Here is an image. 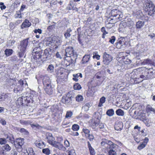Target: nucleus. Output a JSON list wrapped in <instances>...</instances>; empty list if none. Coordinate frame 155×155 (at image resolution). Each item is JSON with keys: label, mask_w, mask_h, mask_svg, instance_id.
<instances>
[{"label": "nucleus", "mask_w": 155, "mask_h": 155, "mask_svg": "<svg viewBox=\"0 0 155 155\" xmlns=\"http://www.w3.org/2000/svg\"><path fill=\"white\" fill-rule=\"evenodd\" d=\"M28 38L25 39L21 41L20 44L18 46V48L19 51L18 53V56L21 58L24 55L27 47L28 43Z\"/></svg>", "instance_id": "nucleus-1"}, {"label": "nucleus", "mask_w": 155, "mask_h": 155, "mask_svg": "<svg viewBox=\"0 0 155 155\" xmlns=\"http://www.w3.org/2000/svg\"><path fill=\"white\" fill-rule=\"evenodd\" d=\"M111 15L113 18H111V20H114V21L112 22V23H115L121 20L123 15L121 12L117 9L112 10L111 11Z\"/></svg>", "instance_id": "nucleus-2"}, {"label": "nucleus", "mask_w": 155, "mask_h": 155, "mask_svg": "<svg viewBox=\"0 0 155 155\" xmlns=\"http://www.w3.org/2000/svg\"><path fill=\"white\" fill-rule=\"evenodd\" d=\"M73 94L68 93L65 96H63L61 101L62 103L66 104H70L72 103V101L74 99Z\"/></svg>", "instance_id": "nucleus-3"}, {"label": "nucleus", "mask_w": 155, "mask_h": 155, "mask_svg": "<svg viewBox=\"0 0 155 155\" xmlns=\"http://www.w3.org/2000/svg\"><path fill=\"white\" fill-rule=\"evenodd\" d=\"M103 61L104 64L106 65H108L112 61L113 57L112 56L108 54L106 52H104L103 55Z\"/></svg>", "instance_id": "nucleus-4"}, {"label": "nucleus", "mask_w": 155, "mask_h": 155, "mask_svg": "<svg viewBox=\"0 0 155 155\" xmlns=\"http://www.w3.org/2000/svg\"><path fill=\"white\" fill-rule=\"evenodd\" d=\"M23 100L25 102V103H28L30 102H32L33 100L30 97H28L26 96H22L21 97H19L18 99V102L19 105H23Z\"/></svg>", "instance_id": "nucleus-5"}, {"label": "nucleus", "mask_w": 155, "mask_h": 155, "mask_svg": "<svg viewBox=\"0 0 155 155\" xmlns=\"http://www.w3.org/2000/svg\"><path fill=\"white\" fill-rule=\"evenodd\" d=\"M24 139L23 138H19L17 140L15 145L16 148L18 149L19 151H21L22 150V146L24 144Z\"/></svg>", "instance_id": "nucleus-6"}, {"label": "nucleus", "mask_w": 155, "mask_h": 155, "mask_svg": "<svg viewBox=\"0 0 155 155\" xmlns=\"http://www.w3.org/2000/svg\"><path fill=\"white\" fill-rule=\"evenodd\" d=\"M118 146L114 143L111 146H109L107 147V151L108 152L109 155H116L115 152L116 148Z\"/></svg>", "instance_id": "nucleus-7"}, {"label": "nucleus", "mask_w": 155, "mask_h": 155, "mask_svg": "<svg viewBox=\"0 0 155 155\" xmlns=\"http://www.w3.org/2000/svg\"><path fill=\"white\" fill-rule=\"evenodd\" d=\"M57 75L58 77L57 80V81H62L67 79V76L61 70H59L58 72Z\"/></svg>", "instance_id": "nucleus-8"}, {"label": "nucleus", "mask_w": 155, "mask_h": 155, "mask_svg": "<svg viewBox=\"0 0 155 155\" xmlns=\"http://www.w3.org/2000/svg\"><path fill=\"white\" fill-rule=\"evenodd\" d=\"M46 139L49 143L53 145L56 142L54 138L52 136L51 133H48L46 134Z\"/></svg>", "instance_id": "nucleus-9"}, {"label": "nucleus", "mask_w": 155, "mask_h": 155, "mask_svg": "<svg viewBox=\"0 0 155 155\" xmlns=\"http://www.w3.org/2000/svg\"><path fill=\"white\" fill-rule=\"evenodd\" d=\"M65 55L67 57H71L74 55V50L72 47H68L65 49Z\"/></svg>", "instance_id": "nucleus-10"}, {"label": "nucleus", "mask_w": 155, "mask_h": 155, "mask_svg": "<svg viewBox=\"0 0 155 155\" xmlns=\"http://www.w3.org/2000/svg\"><path fill=\"white\" fill-rule=\"evenodd\" d=\"M42 82L44 87L51 85V80L47 76H45L43 77Z\"/></svg>", "instance_id": "nucleus-11"}, {"label": "nucleus", "mask_w": 155, "mask_h": 155, "mask_svg": "<svg viewBox=\"0 0 155 155\" xmlns=\"http://www.w3.org/2000/svg\"><path fill=\"white\" fill-rule=\"evenodd\" d=\"M114 143L111 141L105 139H103L101 142V144L102 146H105L107 149V147L109 146H111Z\"/></svg>", "instance_id": "nucleus-12"}, {"label": "nucleus", "mask_w": 155, "mask_h": 155, "mask_svg": "<svg viewBox=\"0 0 155 155\" xmlns=\"http://www.w3.org/2000/svg\"><path fill=\"white\" fill-rule=\"evenodd\" d=\"M127 43V42L125 41V38L124 37H121L117 40L116 44L117 45H120V46L121 47L124 45L126 46Z\"/></svg>", "instance_id": "nucleus-13"}, {"label": "nucleus", "mask_w": 155, "mask_h": 155, "mask_svg": "<svg viewBox=\"0 0 155 155\" xmlns=\"http://www.w3.org/2000/svg\"><path fill=\"white\" fill-rule=\"evenodd\" d=\"M151 8H154V6L153 5L152 2L149 0H147L144 9L146 11L149 10L151 9Z\"/></svg>", "instance_id": "nucleus-14"}, {"label": "nucleus", "mask_w": 155, "mask_h": 155, "mask_svg": "<svg viewBox=\"0 0 155 155\" xmlns=\"http://www.w3.org/2000/svg\"><path fill=\"white\" fill-rule=\"evenodd\" d=\"M44 88L46 94L49 95L52 94L53 92V90L51 85L44 86Z\"/></svg>", "instance_id": "nucleus-15"}, {"label": "nucleus", "mask_w": 155, "mask_h": 155, "mask_svg": "<svg viewBox=\"0 0 155 155\" xmlns=\"http://www.w3.org/2000/svg\"><path fill=\"white\" fill-rule=\"evenodd\" d=\"M52 146L60 150L64 151L66 150L65 147L62 144L59 142H55Z\"/></svg>", "instance_id": "nucleus-16"}, {"label": "nucleus", "mask_w": 155, "mask_h": 155, "mask_svg": "<svg viewBox=\"0 0 155 155\" xmlns=\"http://www.w3.org/2000/svg\"><path fill=\"white\" fill-rule=\"evenodd\" d=\"M123 128V125L122 122H119L116 123L114 126L115 130L120 131Z\"/></svg>", "instance_id": "nucleus-17"}, {"label": "nucleus", "mask_w": 155, "mask_h": 155, "mask_svg": "<svg viewBox=\"0 0 155 155\" xmlns=\"http://www.w3.org/2000/svg\"><path fill=\"white\" fill-rule=\"evenodd\" d=\"M31 25V22H30L28 20L25 19L21 25V28L23 29L25 28L29 27Z\"/></svg>", "instance_id": "nucleus-18"}, {"label": "nucleus", "mask_w": 155, "mask_h": 155, "mask_svg": "<svg viewBox=\"0 0 155 155\" xmlns=\"http://www.w3.org/2000/svg\"><path fill=\"white\" fill-rule=\"evenodd\" d=\"M51 51L50 48L46 49L44 50V54L46 58L48 59L50 58Z\"/></svg>", "instance_id": "nucleus-19"}, {"label": "nucleus", "mask_w": 155, "mask_h": 155, "mask_svg": "<svg viewBox=\"0 0 155 155\" xmlns=\"http://www.w3.org/2000/svg\"><path fill=\"white\" fill-rule=\"evenodd\" d=\"M41 52L39 51L36 52L35 54L34 53V52H32V55L36 61L38 60V59H39L41 58Z\"/></svg>", "instance_id": "nucleus-20"}, {"label": "nucleus", "mask_w": 155, "mask_h": 155, "mask_svg": "<svg viewBox=\"0 0 155 155\" xmlns=\"http://www.w3.org/2000/svg\"><path fill=\"white\" fill-rule=\"evenodd\" d=\"M147 72H146V73L150 77H151V76L155 74V70H154L153 68H147Z\"/></svg>", "instance_id": "nucleus-21"}, {"label": "nucleus", "mask_w": 155, "mask_h": 155, "mask_svg": "<svg viewBox=\"0 0 155 155\" xmlns=\"http://www.w3.org/2000/svg\"><path fill=\"white\" fill-rule=\"evenodd\" d=\"M91 58L90 55H85L84 56L82 60V63L85 64Z\"/></svg>", "instance_id": "nucleus-22"}, {"label": "nucleus", "mask_w": 155, "mask_h": 155, "mask_svg": "<svg viewBox=\"0 0 155 155\" xmlns=\"http://www.w3.org/2000/svg\"><path fill=\"white\" fill-rule=\"evenodd\" d=\"M144 25V22L143 21H139L136 22V28L138 29L142 28Z\"/></svg>", "instance_id": "nucleus-23"}, {"label": "nucleus", "mask_w": 155, "mask_h": 155, "mask_svg": "<svg viewBox=\"0 0 155 155\" xmlns=\"http://www.w3.org/2000/svg\"><path fill=\"white\" fill-rule=\"evenodd\" d=\"M23 89V87L21 85H19L17 84V86L15 87L13 90L14 92L17 93L18 92L21 91Z\"/></svg>", "instance_id": "nucleus-24"}, {"label": "nucleus", "mask_w": 155, "mask_h": 155, "mask_svg": "<svg viewBox=\"0 0 155 155\" xmlns=\"http://www.w3.org/2000/svg\"><path fill=\"white\" fill-rule=\"evenodd\" d=\"M55 42H54V46H55L54 48H58V46L61 45V40H60V38H57L56 37V39H55Z\"/></svg>", "instance_id": "nucleus-25"}, {"label": "nucleus", "mask_w": 155, "mask_h": 155, "mask_svg": "<svg viewBox=\"0 0 155 155\" xmlns=\"http://www.w3.org/2000/svg\"><path fill=\"white\" fill-rule=\"evenodd\" d=\"M55 39H56V36H54L51 38V40L47 41V44L49 46H50V45L51 46H54Z\"/></svg>", "instance_id": "nucleus-26"}, {"label": "nucleus", "mask_w": 155, "mask_h": 155, "mask_svg": "<svg viewBox=\"0 0 155 155\" xmlns=\"http://www.w3.org/2000/svg\"><path fill=\"white\" fill-rule=\"evenodd\" d=\"M91 105L90 103H86L82 107V109L85 111H87L89 110V107L91 106Z\"/></svg>", "instance_id": "nucleus-27"}, {"label": "nucleus", "mask_w": 155, "mask_h": 155, "mask_svg": "<svg viewBox=\"0 0 155 155\" xmlns=\"http://www.w3.org/2000/svg\"><path fill=\"white\" fill-rule=\"evenodd\" d=\"M139 76H140V78L141 79H142L143 80L150 79L151 78V77L149 76L148 75H147V74L146 73V72H145L143 74H142Z\"/></svg>", "instance_id": "nucleus-28"}, {"label": "nucleus", "mask_w": 155, "mask_h": 155, "mask_svg": "<svg viewBox=\"0 0 155 155\" xmlns=\"http://www.w3.org/2000/svg\"><path fill=\"white\" fill-rule=\"evenodd\" d=\"M35 144L37 147L40 148H42L45 146L44 143L41 141H36Z\"/></svg>", "instance_id": "nucleus-29"}, {"label": "nucleus", "mask_w": 155, "mask_h": 155, "mask_svg": "<svg viewBox=\"0 0 155 155\" xmlns=\"http://www.w3.org/2000/svg\"><path fill=\"white\" fill-rule=\"evenodd\" d=\"M53 24L49 25L47 28V30L49 31L54 30L55 28V24H56L54 22L52 23Z\"/></svg>", "instance_id": "nucleus-30"}, {"label": "nucleus", "mask_w": 155, "mask_h": 155, "mask_svg": "<svg viewBox=\"0 0 155 155\" xmlns=\"http://www.w3.org/2000/svg\"><path fill=\"white\" fill-rule=\"evenodd\" d=\"M142 64L144 65L146 64L153 65V62L151 60L147 59L144 60L142 62Z\"/></svg>", "instance_id": "nucleus-31"}, {"label": "nucleus", "mask_w": 155, "mask_h": 155, "mask_svg": "<svg viewBox=\"0 0 155 155\" xmlns=\"http://www.w3.org/2000/svg\"><path fill=\"white\" fill-rule=\"evenodd\" d=\"M116 114L119 116H124V112L123 110L121 109H118L116 111Z\"/></svg>", "instance_id": "nucleus-32"}, {"label": "nucleus", "mask_w": 155, "mask_h": 155, "mask_svg": "<svg viewBox=\"0 0 155 155\" xmlns=\"http://www.w3.org/2000/svg\"><path fill=\"white\" fill-rule=\"evenodd\" d=\"M13 52V50L12 49H7L5 51V54L8 56L11 55Z\"/></svg>", "instance_id": "nucleus-33"}, {"label": "nucleus", "mask_w": 155, "mask_h": 155, "mask_svg": "<svg viewBox=\"0 0 155 155\" xmlns=\"http://www.w3.org/2000/svg\"><path fill=\"white\" fill-rule=\"evenodd\" d=\"M67 155H76L75 150L73 149H71L66 151Z\"/></svg>", "instance_id": "nucleus-34"}, {"label": "nucleus", "mask_w": 155, "mask_h": 155, "mask_svg": "<svg viewBox=\"0 0 155 155\" xmlns=\"http://www.w3.org/2000/svg\"><path fill=\"white\" fill-rule=\"evenodd\" d=\"M114 111L113 109H110L108 110L106 112L107 115L109 117L112 116L114 115Z\"/></svg>", "instance_id": "nucleus-35"}, {"label": "nucleus", "mask_w": 155, "mask_h": 155, "mask_svg": "<svg viewBox=\"0 0 155 155\" xmlns=\"http://www.w3.org/2000/svg\"><path fill=\"white\" fill-rule=\"evenodd\" d=\"M140 68L134 69L131 74L133 75L135 74L134 76H135V77H137L138 76L137 75L140 74Z\"/></svg>", "instance_id": "nucleus-36"}, {"label": "nucleus", "mask_w": 155, "mask_h": 155, "mask_svg": "<svg viewBox=\"0 0 155 155\" xmlns=\"http://www.w3.org/2000/svg\"><path fill=\"white\" fill-rule=\"evenodd\" d=\"M106 98L104 97H101L100 100V102L98 104V106L101 107L103 106L102 104L104 103L105 101Z\"/></svg>", "instance_id": "nucleus-37"}, {"label": "nucleus", "mask_w": 155, "mask_h": 155, "mask_svg": "<svg viewBox=\"0 0 155 155\" xmlns=\"http://www.w3.org/2000/svg\"><path fill=\"white\" fill-rule=\"evenodd\" d=\"M26 152L28 153L29 155H35V153L34 152L33 149L31 147L29 148Z\"/></svg>", "instance_id": "nucleus-38"}, {"label": "nucleus", "mask_w": 155, "mask_h": 155, "mask_svg": "<svg viewBox=\"0 0 155 155\" xmlns=\"http://www.w3.org/2000/svg\"><path fill=\"white\" fill-rule=\"evenodd\" d=\"M100 120L97 118L96 120H95L92 124L93 127H97L98 126L99 124Z\"/></svg>", "instance_id": "nucleus-39"}, {"label": "nucleus", "mask_w": 155, "mask_h": 155, "mask_svg": "<svg viewBox=\"0 0 155 155\" xmlns=\"http://www.w3.org/2000/svg\"><path fill=\"white\" fill-rule=\"evenodd\" d=\"M42 151L44 153L47 155H49L50 153V150L48 148L43 149Z\"/></svg>", "instance_id": "nucleus-40"}, {"label": "nucleus", "mask_w": 155, "mask_h": 155, "mask_svg": "<svg viewBox=\"0 0 155 155\" xmlns=\"http://www.w3.org/2000/svg\"><path fill=\"white\" fill-rule=\"evenodd\" d=\"M135 15H137L136 17L139 18L141 17L142 15V12L140 10L137 11L135 13Z\"/></svg>", "instance_id": "nucleus-41"}, {"label": "nucleus", "mask_w": 155, "mask_h": 155, "mask_svg": "<svg viewBox=\"0 0 155 155\" xmlns=\"http://www.w3.org/2000/svg\"><path fill=\"white\" fill-rule=\"evenodd\" d=\"M31 125L33 129L35 130H37V129H39L41 127L39 125V124H31Z\"/></svg>", "instance_id": "nucleus-42"}, {"label": "nucleus", "mask_w": 155, "mask_h": 155, "mask_svg": "<svg viewBox=\"0 0 155 155\" xmlns=\"http://www.w3.org/2000/svg\"><path fill=\"white\" fill-rule=\"evenodd\" d=\"M79 128V127L78 125L77 124H73L72 127V130L74 131H78Z\"/></svg>", "instance_id": "nucleus-43"}, {"label": "nucleus", "mask_w": 155, "mask_h": 155, "mask_svg": "<svg viewBox=\"0 0 155 155\" xmlns=\"http://www.w3.org/2000/svg\"><path fill=\"white\" fill-rule=\"evenodd\" d=\"M73 87L75 90H80L81 88V85L78 83H76L74 84Z\"/></svg>", "instance_id": "nucleus-44"}, {"label": "nucleus", "mask_w": 155, "mask_h": 155, "mask_svg": "<svg viewBox=\"0 0 155 155\" xmlns=\"http://www.w3.org/2000/svg\"><path fill=\"white\" fill-rule=\"evenodd\" d=\"M54 68V66L52 64H50L48 67L47 70L49 72H52L53 71Z\"/></svg>", "instance_id": "nucleus-45"}, {"label": "nucleus", "mask_w": 155, "mask_h": 155, "mask_svg": "<svg viewBox=\"0 0 155 155\" xmlns=\"http://www.w3.org/2000/svg\"><path fill=\"white\" fill-rule=\"evenodd\" d=\"M73 115V112L71 111H67L65 116V117L66 118H70Z\"/></svg>", "instance_id": "nucleus-46"}, {"label": "nucleus", "mask_w": 155, "mask_h": 155, "mask_svg": "<svg viewBox=\"0 0 155 155\" xmlns=\"http://www.w3.org/2000/svg\"><path fill=\"white\" fill-rule=\"evenodd\" d=\"M83 100L82 96L80 95H78L76 97V100L78 102L82 101Z\"/></svg>", "instance_id": "nucleus-47"}, {"label": "nucleus", "mask_w": 155, "mask_h": 155, "mask_svg": "<svg viewBox=\"0 0 155 155\" xmlns=\"http://www.w3.org/2000/svg\"><path fill=\"white\" fill-rule=\"evenodd\" d=\"M133 78H134V79H135V81H136V83H139L141 82H142L143 80H142L141 79L139 78V76H138L137 77H135V76H134Z\"/></svg>", "instance_id": "nucleus-48"}, {"label": "nucleus", "mask_w": 155, "mask_h": 155, "mask_svg": "<svg viewBox=\"0 0 155 155\" xmlns=\"http://www.w3.org/2000/svg\"><path fill=\"white\" fill-rule=\"evenodd\" d=\"M4 149L6 151H9L11 149V147L8 144H6L3 147Z\"/></svg>", "instance_id": "nucleus-49"}, {"label": "nucleus", "mask_w": 155, "mask_h": 155, "mask_svg": "<svg viewBox=\"0 0 155 155\" xmlns=\"http://www.w3.org/2000/svg\"><path fill=\"white\" fill-rule=\"evenodd\" d=\"M146 11L148 12V14L150 15H152L153 14L154 12H155L154 8H151V9L147 11Z\"/></svg>", "instance_id": "nucleus-50"}, {"label": "nucleus", "mask_w": 155, "mask_h": 155, "mask_svg": "<svg viewBox=\"0 0 155 155\" xmlns=\"http://www.w3.org/2000/svg\"><path fill=\"white\" fill-rule=\"evenodd\" d=\"M19 131L20 132L26 135H27L28 133L27 130L23 128H21Z\"/></svg>", "instance_id": "nucleus-51"}, {"label": "nucleus", "mask_w": 155, "mask_h": 155, "mask_svg": "<svg viewBox=\"0 0 155 155\" xmlns=\"http://www.w3.org/2000/svg\"><path fill=\"white\" fill-rule=\"evenodd\" d=\"M83 132L86 134V136H87L89 134L90 132V130L86 128H83Z\"/></svg>", "instance_id": "nucleus-52"}, {"label": "nucleus", "mask_w": 155, "mask_h": 155, "mask_svg": "<svg viewBox=\"0 0 155 155\" xmlns=\"http://www.w3.org/2000/svg\"><path fill=\"white\" fill-rule=\"evenodd\" d=\"M140 116L141 117V120H142L143 121H146L147 119V117L146 116L145 114H142L140 115Z\"/></svg>", "instance_id": "nucleus-53"}, {"label": "nucleus", "mask_w": 155, "mask_h": 155, "mask_svg": "<svg viewBox=\"0 0 155 155\" xmlns=\"http://www.w3.org/2000/svg\"><path fill=\"white\" fill-rule=\"evenodd\" d=\"M21 11H18L16 12V13L15 14V18H21V13L20 12Z\"/></svg>", "instance_id": "nucleus-54"}, {"label": "nucleus", "mask_w": 155, "mask_h": 155, "mask_svg": "<svg viewBox=\"0 0 155 155\" xmlns=\"http://www.w3.org/2000/svg\"><path fill=\"white\" fill-rule=\"evenodd\" d=\"M6 142L5 139L4 138H0V144L2 145L6 143Z\"/></svg>", "instance_id": "nucleus-55"}, {"label": "nucleus", "mask_w": 155, "mask_h": 155, "mask_svg": "<svg viewBox=\"0 0 155 155\" xmlns=\"http://www.w3.org/2000/svg\"><path fill=\"white\" fill-rule=\"evenodd\" d=\"M73 76L74 77H76L78 78L79 77L81 78L82 77V75L81 73H78L77 74H74L73 75Z\"/></svg>", "instance_id": "nucleus-56"}, {"label": "nucleus", "mask_w": 155, "mask_h": 155, "mask_svg": "<svg viewBox=\"0 0 155 155\" xmlns=\"http://www.w3.org/2000/svg\"><path fill=\"white\" fill-rule=\"evenodd\" d=\"M116 38L114 36H112L111 37V38L110 39V40L109 41V42H110L112 44H114L115 40Z\"/></svg>", "instance_id": "nucleus-57"}, {"label": "nucleus", "mask_w": 155, "mask_h": 155, "mask_svg": "<svg viewBox=\"0 0 155 155\" xmlns=\"http://www.w3.org/2000/svg\"><path fill=\"white\" fill-rule=\"evenodd\" d=\"M146 146V145L144 144L143 143H142V144H140L137 147V148L139 150H141L143 148H144Z\"/></svg>", "instance_id": "nucleus-58"}, {"label": "nucleus", "mask_w": 155, "mask_h": 155, "mask_svg": "<svg viewBox=\"0 0 155 155\" xmlns=\"http://www.w3.org/2000/svg\"><path fill=\"white\" fill-rule=\"evenodd\" d=\"M87 137L90 141H92L94 139V136L92 134H89Z\"/></svg>", "instance_id": "nucleus-59"}, {"label": "nucleus", "mask_w": 155, "mask_h": 155, "mask_svg": "<svg viewBox=\"0 0 155 155\" xmlns=\"http://www.w3.org/2000/svg\"><path fill=\"white\" fill-rule=\"evenodd\" d=\"M97 52H96V53H95V55H94L93 57L94 58H96L97 60H99L100 58V56L98 54H96Z\"/></svg>", "instance_id": "nucleus-60"}, {"label": "nucleus", "mask_w": 155, "mask_h": 155, "mask_svg": "<svg viewBox=\"0 0 155 155\" xmlns=\"http://www.w3.org/2000/svg\"><path fill=\"white\" fill-rule=\"evenodd\" d=\"M71 35L70 33H65L64 34V36L65 38L67 39L69 38H70Z\"/></svg>", "instance_id": "nucleus-61"}, {"label": "nucleus", "mask_w": 155, "mask_h": 155, "mask_svg": "<svg viewBox=\"0 0 155 155\" xmlns=\"http://www.w3.org/2000/svg\"><path fill=\"white\" fill-rule=\"evenodd\" d=\"M34 31L35 33H38L39 34H41L42 33V30L40 29H36Z\"/></svg>", "instance_id": "nucleus-62"}, {"label": "nucleus", "mask_w": 155, "mask_h": 155, "mask_svg": "<svg viewBox=\"0 0 155 155\" xmlns=\"http://www.w3.org/2000/svg\"><path fill=\"white\" fill-rule=\"evenodd\" d=\"M90 150L91 154L92 155H93L94 154V149L91 147V148H89Z\"/></svg>", "instance_id": "nucleus-63"}, {"label": "nucleus", "mask_w": 155, "mask_h": 155, "mask_svg": "<svg viewBox=\"0 0 155 155\" xmlns=\"http://www.w3.org/2000/svg\"><path fill=\"white\" fill-rule=\"evenodd\" d=\"M15 27V24L12 23H10L9 24V27L11 29H14Z\"/></svg>", "instance_id": "nucleus-64"}]
</instances>
